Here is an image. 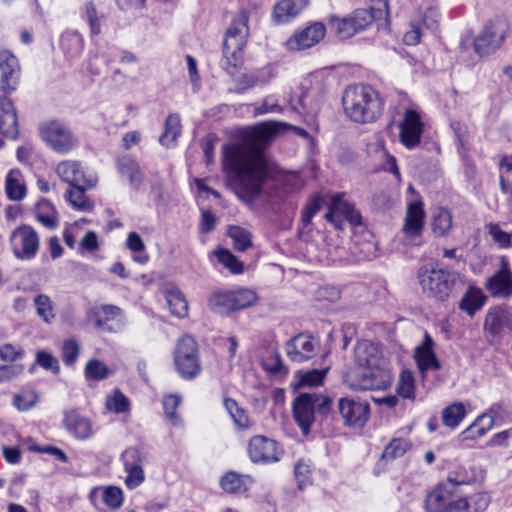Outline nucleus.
I'll list each match as a JSON object with an SVG mask.
<instances>
[{
  "mask_svg": "<svg viewBox=\"0 0 512 512\" xmlns=\"http://www.w3.org/2000/svg\"><path fill=\"white\" fill-rule=\"evenodd\" d=\"M276 133V123H263L253 130L251 137L223 148L224 169L231 175L238 197L247 204L271 198L263 188L269 175L263 145Z\"/></svg>",
  "mask_w": 512,
  "mask_h": 512,
  "instance_id": "nucleus-1",
  "label": "nucleus"
},
{
  "mask_svg": "<svg viewBox=\"0 0 512 512\" xmlns=\"http://www.w3.org/2000/svg\"><path fill=\"white\" fill-rule=\"evenodd\" d=\"M357 368L346 375L345 382L354 390H385L392 382L386 360L379 347L368 341H360L355 347Z\"/></svg>",
  "mask_w": 512,
  "mask_h": 512,
  "instance_id": "nucleus-2",
  "label": "nucleus"
},
{
  "mask_svg": "<svg viewBox=\"0 0 512 512\" xmlns=\"http://www.w3.org/2000/svg\"><path fill=\"white\" fill-rule=\"evenodd\" d=\"M342 104L346 115L356 123L374 122L384 108L378 91L365 84L348 86L343 93Z\"/></svg>",
  "mask_w": 512,
  "mask_h": 512,
  "instance_id": "nucleus-3",
  "label": "nucleus"
},
{
  "mask_svg": "<svg viewBox=\"0 0 512 512\" xmlns=\"http://www.w3.org/2000/svg\"><path fill=\"white\" fill-rule=\"evenodd\" d=\"M248 22V12L242 10L232 20L226 31L223 41V58L220 65L229 75H234L243 62V49L249 35Z\"/></svg>",
  "mask_w": 512,
  "mask_h": 512,
  "instance_id": "nucleus-4",
  "label": "nucleus"
},
{
  "mask_svg": "<svg viewBox=\"0 0 512 512\" xmlns=\"http://www.w3.org/2000/svg\"><path fill=\"white\" fill-rule=\"evenodd\" d=\"M332 406L328 396L317 393H301L293 401V417L304 435H308L315 421V413L326 415Z\"/></svg>",
  "mask_w": 512,
  "mask_h": 512,
  "instance_id": "nucleus-5",
  "label": "nucleus"
},
{
  "mask_svg": "<svg viewBox=\"0 0 512 512\" xmlns=\"http://www.w3.org/2000/svg\"><path fill=\"white\" fill-rule=\"evenodd\" d=\"M459 278V273L443 268H422L418 272L423 292L438 301H445L452 295Z\"/></svg>",
  "mask_w": 512,
  "mask_h": 512,
  "instance_id": "nucleus-6",
  "label": "nucleus"
},
{
  "mask_svg": "<svg viewBox=\"0 0 512 512\" xmlns=\"http://www.w3.org/2000/svg\"><path fill=\"white\" fill-rule=\"evenodd\" d=\"M174 362L177 372L185 380H192L201 373L198 346L191 336H183L179 339L174 353Z\"/></svg>",
  "mask_w": 512,
  "mask_h": 512,
  "instance_id": "nucleus-7",
  "label": "nucleus"
},
{
  "mask_svg": "<svg viewBox=\"0 0 512 512\" xmlns=\"http://www.w3.org/2000/svg\"><path fill=\"white\" fill-rule=\"evenodd\" d=\"M257 294L250 289L240 288L232 291L214 293L209 298V307L219 314L253 306L257 302Z\"/></svg>",
  "mask_w": 512,
  "mask_h": 512,
  "instance_id": "nucleus-8",
  "label": "nucleus"
},
{
  "mask_svg": "<svg viewBox=\"0 0 512 512\" xmlns=\"http://www.w3.org/2000/svg\"><path fill=\"white\" fill-rule=\"evenodd\" d=\"M39 132L42 140L55 152L68 153L76 147L75 135L69 126L60 120L43 122Z\"/></svg>",
  "mask_w": 512,
  "mask_h": 512,
  "instance_id": "nucleus-9",
  "label": "nucleus"
},
{
  "mask_svg": "<svg viewBox=\"0 0 512 512\" xmlns=\"http://www.w3.org/2000/svg\"><path fill=\"white\" fill-rule=\"evenodd\" d=\"M9 244L16 259L32 260L39 251L40 238L32 226L23 224L11 232Z\"/></svg>",
  "mask_w": 512,
  "mask_h": 512,
  "instance_id": "nucleus-10",
  "label": "nucleus"
},
{
  "mask_svg": "<svg viewBox=\"0 0 512 512\" xmlns=\"http://www.w3.org/2000/svg\"><path fill=\"white\" fill-rule=\"evenodd\" d=\"M509 34V26L505 20L495 19L488 22L483 31L474 40V50L480 56L497 51Z\"/></svg>",
  "mask_w": 512,
  "mask_h": 512,
  "instance_id": "nucleus-11",
  "label": "nucleus"
},
{
  "mask_svg": "<svg viewBox=\"0 0 512 512\" xmlns=\"http://www.w3.org/2000/svg\"><path fill=\"white\" fill-rule=\"evenodd\" d=\"M469 502L466 498L452 499L447 485H438L430 492L425 501L427 512H468Z\"/></svg>",
  "mask_w": 512,
  "mask_h": 512,
  "instance_id": "nucleus-12",
  "label": "nucleus"
},
{
  "mask_svg": "<svg viewBox=\"0 0 512 512\" xmlns=\"http://www.w3.org/2000/svg\"><path fill=\"white\" fill-rule=\"evenodd\" d=\"M350 16L358 32L366 30L373 23L380 29L387 25L389 5L386 0H374L367 8L354 10Z\"/></svg>",
  "mask_w": 512,
  "mask_h": 512,
  "instance_id": "nucleus-13",
  "label": "nucleus"
},
{
  "mask_svg": "<svg viewBox=\"0 0 512 512\" xmlns=\"http://www.w3.org/2000/svg\"><path fill=\"white\" fill-rule=\"evenodd\" d=\"M338 411L345 426L361 428L369 419L370 405L359 397H342L338 400Z\"/></svg>",
  "mask_w": 512,
  "mask_h": 512,
  "instance_id": "nucleus-14",
  "label": "nucleus"
},
{
  "mask_svg": "<svg viewBox=\"0 0 512 512\" xmlns=\"http://www.w3.org/2000/svg\"><path fill=\"white\" fill-rule=\"evenodd\" d=\"M325 218L337 229H342L344 220L355 226L360 225L362 220L354 206L346 201L341 194L333 196Z\"/></svg>",
  "mask_w": 512,
  "mask_h": 512,
  "instance_id": "nucleus-15",
  "label": "nucleus"
},
{
  "mask_svg": "<svg viewBox=\"0 0 512 512\" xmlns=\"http://www.w3.org/2000/svg\"><path fill=\"white\" fill-rule=\"evenodd\" d=\"M122 460L127 472L125 484L129 489H135L145 480L143 465L146 454L139 448L131 447L122 453Z\"/></svg>",
  "mask_w": 512,
  "mask_h": 512,
  "instance_id": "nucleus-16",
  "label": "nucleus"
},
{
  "mask_svg": "<svg viewBox=\"0 0 512 512\" xmlns=\"http://www.w3.org/2000/svg\"><path fill=\"white\" fill-rule=\"evenodd\" d=\"M248 454L252 462L267 464L279 461L282 451L275 440L258 435L250 439Z\"/></svg>",
  "mask_w": 512,
  "mask_h": 512,
  "instance_id": "nucleus-17",
  "label": "nucleus"
},
{
  "mask_svg": "<svg viewBox=\"0 0 512 512\" xmlns=\"http://www.w3.org/2000/svg\"><path fill=\"white\" fill-rule=\"evenodd\" d=\"M326 28L321 22H314L307 27L296 31L285 42L289 51H302L318 44L325 36Z\"/></svg>",
  "mask_w": 512,
  "mask_h": 512,
  "instance_id": "nucleus-18",
  "label": "nucleus"
},
{
  "mask_svg": "<svg viewBox=\"0 0 512 512\" xmlns=\"http://www.w3.org/2000/svg\"><path fill=\"white\" fill-rule=\"evenodd\" d=\"M318 348L319 342L314 337L299 333L286 343L285 350L292 362L303 363L312 359Z\"/></svg>",
  "mask_w": 512,
  "mask_h": 512,
  "instance_id": "nucleus-19",
  "label": "nucleus"
},
{
  "mask_svg": "<svg viewBox=\"0 0 512 512\" xmlns=\"http://www.w3.org/2000/svg\"><path fill=\"white\" fill-rule=\"evenodd\" d=\"M122 310L115 305H101L89 310L88 316L94 322L95 327L103 332L116 333L121 330L120 317Z\"/></svg>",
  "mask_w": 512,
  "mask_h": 512,
  "instance_id": "nucleus-20",
  "label": "nucleus"
},
{
  "mask_svg": "<svg viewBox=\"0 0 512 512\" xmlns=\"http://www.w3.org/2000/svg\"><path fill=\"white\" fill-rule=\"evenodd\" d=\"M486 288L493 297L508 299L512 296V271L506 257L500 258L499 268L487 279Z\"/></svg>",
  "mask_w": 512,
  "mask_h": 512,
  "instance_id": "nucleus-21",
  "label": "nucleus"
},
{
  "mask_svg": "<svg viewBox=\"0 0 512 512\" xmlns=\"http://www.w3.org/2000/svg\"><path fill=\"white\" fill-rule=\"evenodd\" d=\"M56 172L71 187H95L97 184V178L86 175L78 161H62L57 165Z\"/></svg>",
  "mask_w": 512,
  "mask_h": 512,
  "instance_id": "nucleus-22",
  "label": "nucleus"
},
{
  "mask_svg": "<svg viewBox=\"0 0 512 512\" xmlns=\"http://www.w3.org/2000/svg\"><path fill=\"white\" fill-rule=\"evenodd\" d=\"M399 128L400 140L405 147L412 149L420 143L423 123L416 111L412 109L406 110Z\"/></svg>",
  "mask_w": 512,
  "mask_h": 512,
  "instance_id": "nucleus-23",
  "label": "nucleus"
},
{
  "mask_svg": "<svg viewBox=\"0 0 512 512\" xmlns=\"http://www.w3.org/2000/svg\"><path fill=\"white\" fill-rule=\"evenodd\" d=\"M20 67L18 59L8 50L0 51V89L11 92L18 85Z\"/></svg>",
  "mask_w": 512,
  "mask_h": 512,
  "instance_id": "nucleus-24",
  "label": "nucleus"
},
{
  "mask_svg": "<svg viewBox=\"0 0 512 512\" xmlns=\"http://www.w3.org/2000/svg\"><path fill=\"white\" fill-rule=\"evenodd\" d=\"M425 211L420 201L407 205L402 232L406 239L414 240L420 237L424 229Z\"/></svg>",
  "mask_w": 512,
  "mask_h": 512,
  "instance_id": "nucleus-25",
  "label": "nucleus"
},
{
  "mask_svg": "<svg viewBox=\"0 0 512 512\" xmlns=\"http://www.w3.org/2000/svg\"><path fill=\"white\" fill-rule=\"evenodd\" d=\"M435 342L428 332L424 333L421 345L417 346L414 358L422 375L428 370H440L441 364L434 352Z\"/></svg>",
  "mask_w": 512,
  "mask_h": 512,
  "instance_id": "nucleus-26",
  "label": "nucleus"
},
{
  "mask_svg": "<svg viewBox=\"0 0 512 512\" xmlns=\"http://www.w3.org/2000/svg\"><path fill=\"white\" fill-rule=\"evenodd\" d=\"M63 425L78 440L89 439L93 434L91 420L76 410H69L64 413Z\"/></svg>",
  "mask_w": 512,
  "mask_h": 512,
  "instance_id": "nucleus-27",
  "label": "nucleus"
},
{
  "mask_svg": "<svg viewBox=\"0 0 512 512\" xmlns=\"http://www.w3.org/2000/svg\"><path fill=\"white\" fill-rule=\"evenodd\" d=\"M0 132L10 139H16L19 135L16 110L8 97L0 98Z\"/></svg>",
  "mask_w": 512,
  "mask_h": 512,
  "instance_id": "nucleus-28",
  "label": "nucleus"
},
{
  "mask_svg": "<svg viewBox=\"0 0 512 512\" xmlns=\"http://www.w3.org/2000/svg\"><path fill=\"white\" fill-rule=\"evenodd\" d=\"M309 0H280L273 8L272 19L276 24L289 23L308 5Z\"/></svg>",
  "mask_w": 512,
  "mask_h": 512,
  "instance_id": "nucleus-29",
  "label": "nucleus"
},
{
  "mask_svg": "<svg viewBox=\"0 0 512 512\" xmlns=\"http://www.w3.org/2000/svg\"><path fill=\"white\" fill-rule=\"evenodd\" d=\"M484 328L492 336H499L506 329L511 328L508 313L499 308L490 309L485 318Z\"/></svg>",
  "mask_w": 512,
  "mask_h": 512,
  "instance_id": "nucleus-30",
  "label": "nucleus"
},
{
  "mask_svg": "<svg viewBox=\"0 0 512 512\" xmlns=\"http://www.w3.org/2000/svg\"><path fill=\"white\" fill-rule=\"evenodd\" d=\"M493 424L494 419L492 416L486 413L481 414L458 437L461 441L480 438L492 428Z\"/></svg>",
  "mask_w": 512,
  "mask_h": 512,
  "instance_id": "nucleus-31",
  "label": "nucleus"
},
{
  "mask_svg": "<svg viewBox=\"0 0 512 512\" xmlns=\"http://www.w3.org/2000/svg\"><path fill=\"white\" fill-rule=\"evenodd\" d=\"M411 444L409 441L403 438H394L384 448L379 463L374 469V474L379 475L381 473V465L384 461H392L394 459L402 457L409 449Z\"/></svg>",
  "mask_w": 512,
  "mask_h": 512,
  "instance_id": "nucleus-32",
  "label": "nucleus"
},
{
  "mask_svg": "<svg viewBox=\"0 0 512 512\" xmlns=\"http://www.w3.org/2000/svg\"><path fill=\"white\" fill-rule=\"evenodd\" d=\"M167 306L172 315L178 318H185L188 315V302L183 293L174 286L164 291Z\"/></svg>",
  "mask_w": 512,
  "mask_h": 512,
  "instance_id": "nucleus-33",
  "label": "nucleus"
},
{
  "mask_svg": "<svg viewBox=\"0 0 512 512\" xmlns=\"http://www.w3.org/2000/svg\"><path fill=\"white\" fill-rule=\"evenodd\" d=\"M475 481L476 473L474 468L471 465L461 464L449 472L447 483H443L442 485H447L452 491L455 486L469 485Z\"/></svg>",
  "mask_w": 512,
  "mask_h": 512,
  "instance_id": "nucleus-34",
  "label": "nucleus"
},
{
  "mask_svg": "<svg viewBox=\"0 0 512 512\" xmlns=\"http://www.w3.org/2000/svg\"><path fill=\"white\" fill-rule=\"evenodd\" d=\"M485 301L486 296L480 289L469 287L459 303V308L469 316H473L483 307Z\"/></svg>",
  "mask_w": 512,
  "mask_h": 512,
  "instance_id": "nucleus-35",
  "label": "nucleus"
},
{
  "mask_svg": "<svg viewBox=\"0 0 512 512\" xmlns=\"http://www.w3.org/2000/svg\"><path fill=\"white\" fill-rule=\"evenodd\" d=\"M289 102L291 110L299 115L314 116L320 108L319 102L308 91L301 92L296 103L292 98Z\"/></svg>",
  "mask_w": 512,
  "mask_h": 512,
  "instance_id": "nucleus-36",
  "label": "nucleus"
},
{
  "mask_svg": "<svg viewBox=\"0 0 512 512\" xmlns=\"http://www.w3.org/2000/svg\"><path fill=\"white\" fill-rule=\"evenodd\" d=\"M60 45L67 55L77 57L84 49V40L78 31L67 30L61 36Z\"/></svg>",
  "mask_w": 512,
  "mask_h": 512,
  "instance_id": "nucleus-37",
  "label": "nucleus"
},
{
  "mask_svg": "<svg viewBox=\"0 0 512 512\" xmlns=\"http://www.w3.org/2000/svg\"><path fill=\"white\" fill-rule=\"evenodd\" d=\"M467 415L466 406L462 402H454L442 410L441 419L446 427L455 429Z\"/></svg>",
  "mask_w": 512,
  "mask_h": 512,
  "instance_id": "nucleus-38",
  "label": "nucleus"
},
{
  "mask_svg": "<svg viewBox=\"0 0 512 512\" xmlns=\"http://www.w3.org/2000/svg\"><path fill=\"white\" fill-rule=\"evenodd\" d=\"M5 189L7 197L12 201H20L26 195V187L21 182L19 170H11L6 176Z\"/></svg>",
  "mask_w": 512,
  "mask_h": 512,
  "instance_id": "nucleus-39",
  "label": "nucleus"
},
{
  "mask_svg": "<svg viewBox=\"0 0 512 512\" xmlns=\"http://www.w3.org/2000/svg\"><path fill=\"white\" fill-rule=\"evenodd\" d=\"M90 188L91 187H70L65 194V198L74 209L90 212L93 210L94 204L85 194L86 189Z\"/></svg>",
  "mask_w": 512,
  "mask_h": 512,
  "instance_id": "nucleus-40",
  "label": "nucleus"
},
{
  "mask_svg": "<svg viewBox=\"0 0 512 512\" xmlns=\"http://www.w3.org/2000/svg\"><path fill=\"white\" fill-rule=\"evenodd\" d=\"M432 232L437 237H444L452 229V215L445 208H438L433 214L431 223Z\"/></svg>",
  "mask_w": 512,
  "mask_h": 512,
  "instance_id": "nucleus-41",
  "label": "nucleus"
},
{
  "mask_svg": "<svg viewBox=\"0 0 512 512\" xmlns=\"http://www.w3.org/2000/svg\"><path fill=\"white\" fill-rule=\"evenodd\" d=\"M181 134V119L178 114H170L165 121V129L159 137V142L166 146L172 147L176 139Z\"/></svg>",
  "mask_w": 512,
  "mask_h": 512,
  "instance_id": "nucleus-42",
  "label": "nucleus"
},
{
  "mask_svg": "<svg viewBox=\"0 0 512 512\" xmlns=\"http://www.w3.org/2000/svg\"><path fill=\"white\" fill-rule=\"evenodd\" d=\"M250 482L249 476L228 472L221 478L220 484L223 490L228 493H241L248 489Z\"/></svg>",
  "mask_w": 512,
  "mask_h": 512,
  "instance_id": "nucleus-43",
  "label": "nucleus"
},
{
  "mask_svg": "<svg viewBox=\"0 0 512 512\" xmlns=\"http://www.w3.org/2000/svg\"><path fill=\"white\" fill-rule=\"evenodd\" d=\"M83 16L87 21L90 34L92 36L99 35L102 31V21L104 14L99 12L95 3L92 0L86 1L83 5Z\"/></svg>",
  "mask_w": 512,
  "mask_h": 512,
  "instance_id": "nucleus-44",
  "label": "nucleus"
},
{
  "mask_svg": "<svg viewBox=\"0 0 512 512\" xmlns=\"http://www.w3.org/2000/svg\"><path fill=\"white\" fill-rule=\"evenodd\" d=\"M118 166L120 173L129 178L131 185L138 188L143 181L138 163L130 157H122L118 161Z\"/></svg>",
  "mask_w": 512,
  "mask_h": 512,
  "instance_id": "nucleus-45",
  "label": "nucleus"
},
{
  "mask_svg": "<svg viewBox=\"0 0 512 512\" xmlns=\"http://www.w3.org/2000/svg\"><path fill=\"white\" fill-rule=\"evenodd\" d=\"M33 303L38 317L46 324H51L55 319L54 305L51 298L46 294H38L34 297Z\"/></svg>",
  "mask_w": 512,
  "mask_h": 512,
  "instance_id": "nucleus-46",
  "label": "nucleus"
},
{
  "mask_svg": "<svg viewBox=\"0 0 512 512\" xmlns=\"http://www.w3.org/2000/svg\"><path fill=\"white\" fill-rule=\"evenodd\" d=\"M329 24L340 39H348L358 33L351 16L343 18L331 16Z\"/></svg>",
  "mask_w": 512,
  "mask_h": 512,
  "instance_id": "nucleus-47",
  "label": "nucleus"
},
{
  "mask_svg": "<svg viewBox=\"0 0 512 512\" xmlns=\"http://www.w3.org/2000/svg\"><path fill=\"white\" fill-rule=\"evenodd\" d=\"M228 236L233 240L234 248L238 251H245L252 245L251 234L240 226H230Z\"/></svg>",
  "mask_w": 512,
  "mask_h": 512,
  "instance_id": "nucleus-48",
  "label": "nucleus"
},
{
  "mask_svg": "<svg viewBox=\"0 0 512 512\" xmlns=\"http://www.w3.org/2000/svg\"><path fill=\"white\" fill-rule=\"evenodd\" d=\"M98 492H101L103 502L110 508H118L123 503V492L118 487L108 486L103 490L93 489L91 497H94Z\"/></svg>",
  "mask_w": 512,
  "mask_h": 512,
  "instance_id": "nucleus-49",
  "label": "nucleus"
},
{
  "mask_svg": "<svg viewBox=\"0 0 512 512\" xmlns=\"http://www.w3.org/2000/svg\"><path fill=\"white\" fill-rule=\"evenodd\" d=\"M129 406L128 398L119 389L106 397L107 409L115 413H125L129 410Z\"/></svg>",
  "mask_w": 512,
  "mask_h": 512,
  "instance_id": "nucleus-50",
  "label": "nucleus"
},
{
  "mask_svg": "<svg viewBox=\"0 0 512 512\" xmlns=\"http://www.w3.org/2000/svg\"><path fill=\"white\" fill-rule=\"evenodd\" d=\"M218 261L222 263L231 273L241 274L244 271L243 263L240 262L235 255L225 249L216 252Z\"/></svg>",
  "mask_w": 512,
  "mask_h": 512,
  "instance_id": "nucleus-51",
  "label": "nucleus"
},
{
  "mask_svg": "<svg viewBox=\"0 0 512 512\" xmlns=\"http://www.w3.org/2000/svg\"><path fill=\"white\" fill-rule=\"evenodd\" d=\"M294 474H295V478H296L299 489L302 490L306 486L311 484L312 469H311V465L308 462H306L302 459L297 461V463L295 464V467H294Z\"/></svg>",
  "mask_w": 512,
  "mask_h": 512,
  "instance_id": "nucleus-52",
  "label": "nucleus"
},
{
  "mask_svg": "<svg viewBox=\"0 0 512 512\" xmlns=\"http://www.w3.org/2000/svg\"><path fill=\"white\" fill-rule=\"evenodd\" d=\"M397 392L402 398L412 400L415 398L414 379L410 371H403L401 373Z\"/></svg>",
  "mask_w": 512,
  "mask_h": 512,
  "instance_id": "nucleus-53",
  "label": "nucleus"
},
{
  "mask_svg": "<svg viewBox=\"0 0 512 512\" xmlns=\"http://www.w3.org/2000/svg\"><path fill=\"white\" fill-rule=\"evenodd\" d=\"M181 402V398L178 395H167L163 399V409L166 417L170 423L174 426L179 425L181 420L179 415L176 413V409Z\"/></svg>",
  "mask_w": 512,
  "mask_h": 512,
  "instance_id": "nucleus-54",
  "label": "nucleus"
},
{
  "mask_svg": "<svg viewBox=\"0 0 512 512\" xmlns=\"http://www.w3.org/2000/svg\"><path fill=\"white\" fill-rule=\"evenodd\" d=\"M38 401V395L33 390L23 391L21 393H18L13 398V405L18 409L19 411H28Z\"/></svg>",
  "mask_w": 512,
  "mask_h": 512,
  "instance_id": "nucleus-55",
  "label": "nucleus"
},
{
  "mask_svg": "<svg viewBox=\"0 0 512 512\" xmlns=\"http://www.w3.org/2000/svg\"><path fill=\"white\" fill-rule=\"evenodd\" d=\"M80 353V347L76 340L67 339L62 346V360L65 365L72 366Z\"/></svg>",
  "mask_w": 512,
  "mask_h": 512,
  "instance_id": "nucleus-56",
  "label": "nucleus"
},
{
  "mask_svg": "<svg viewBox=\"0 0 512 512\" xmlns=\"http://www.w3.org/2000/svg\"><path fill=\"white\" fill-rule=\"evenodd\" d=\"M109 374L108 367L99 360H91L85 368V375L88 379L102 380Z\"/></svg>",
  "mask_w": 512,
  "mask_h": 512,
  "instance_id": "nucleus-57",
  "label": "nucleus"
},
{
  "mask_svg": "<svg viewBox=\"0 0 512 512\" xmlns=\"http://www.w3.org/2000/svg\"><path fill=\"white\" fill-rule=\"evenodd\" d=\"M36 362L42 368L46 370H51L53 373L57 374L60 370L58 360L46 351H39L36 355Z\"/></svg>",
  "mask_w": 512,
  "mask_h": 512,
  "instance_id": "nucleus-58",
  "label": "nucleus"
},
{
  "mask_svg": "<svg viewBox=\"0 0 512 512\" xmlns=\"http://www.w3.org/2000/svg\"><path fill=\"white\" fill-rule=\"evenodd\" d=\"M282 111L283 108L271 96L266 97L263 100L262 104L255 106L253 110L255 116L264 115L268 113H281Z\"/></svg>",
  "mask_w": 512,
  "mask_h": 512,
  "instance_id": "nucleus-59",
  "label": "nucleus"
},
{
  "mask_svg": "<svg viewBox=\"0 0 512 512\" xmlns=\"http://www.w3.org/2000/svg\"><path fill=\"white\" fill-rule=\"evenodd\" d=\"M24 355V350L20 346L5 344L0 347V358L5 362H14Z\"/></svg>",
  "mask_w": 512,
  "mask_h": 512,
  "instance_id": "nucleus-60",
  "label": "nucleus"
},
{
  "mask_svg": "<svg viewBox=\"0 0 512 512\" xmlns=\"http://www.w3.org/2000/svg\"><path fill=\"white\" fill-rule=\"evenodd\" d=\"M322 207L321 198H315L310 201L302 211L301 222L304 226L311 223L312 218L320 211Z\"/></svg>",
  "mask_w": 512,
  "mask_h": 512,
  "instance_id": "nucleus-61",
  "label": "nucleus"
},
{
  "mask_svg": "<svg viewBox=\"0 0 512 512\" xmlns=\"http://www.w3.org/2000/svg\"><path fill=\"white\" fill-rule=\"evenodd\" d=\"M260 83H264V81H262L255 73L243 74L237 80L236 92L242 93Z\"/></svg>",
  "mask_w": 512,
  "mask_h": 512,
  "instance_id": "nucleus-62",
  "label": "nucleus"
},
{
  "mask_svg": "<svg viewBox=\"0 0 512 512\" xmlns=\"http://www.w3.org/2000/svg\"><path fill=\"white\" fill-rule=\"evenodd\" d=\"M24 371L23 365H2L0 366V383L11 381L19 377Z\"/></svg>",
  "mask_w": 512,
  "mask_h": 512,
  "instance_id": "nucleus-63",
  "label": "nucleus"
},
{
  "mask_svg": "<svg viewBox=\"0 0 512 512\" xmlns=\"http://www.w3.org/2000/svg\"><path fill=\"white\" fill-rule=\"evenodd\" d=\"M326 372L327 369H313L311 371H308L301 377V384L307 386L320 385L323 382Z\"/></svg>",
  "mask_w": 512,
  "mask_h": 512,
  "instance_id": "nucleus-64",
  "label": "nucleus"
}]
</instances>
